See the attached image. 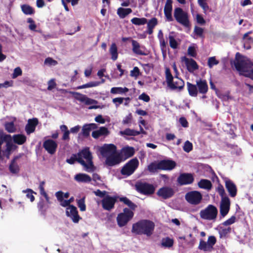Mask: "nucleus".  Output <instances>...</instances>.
<instances>
[{
	"mask_svg": "<svg viewBox=\"0 0 253 253\" xmlns=\"http://www.w3.org/2000/svg\"><path fill=\"white\" fill-rule=\"evenodd\" d=\"M183 149L185 152L187 153L190 152L193 149L192 143L189 141L187 140L184 144Z\"/></svg>",
	"mask_w": 253,
	"mask_h": 253,
	"instance_id": "6e6d98bb",
	"label": "nucleus"
},
{
	"mask_svg": "<svg viewBox=\"0 0 253 253\" xmlns=\"http://www.w3.org/2000/svg\"><path fill=\"white\" fill-rule=\"evenodd\" d=\"M22 192L26 194V198L29 199L31 202L34 201L35 197L33 194H36V192H34L31 189H27L26 190H23Z\"/></svg>",
	"mask_w": 253,
	"mask_h": 253,
	"instance_id": "a18cd8bd",
	"label": "nucleus"
},
{
	"mask_svg": "<svg viewBox=\"0 0 253 253\" xmlns=\"http://www.w3.org/2000/svg\"><path fill=\"white\" fill-rule=\"evenodd\" d=\"M76 99L81 102L84 103L86 105L96 104L97 102L95 100L87 97L85 95L79 92H73Z\"/></svg>",
	"mask_w": 253,
	"mask_h": 253,
	"instance_id": "dca6fc26",
	"label": "nucleus"
},
{
	"mask_svg": "<svg viewBox=\"0 0 253 253\" xmlns=\"http://www.w3.org/2000/svg\"><path fill=\"white\" fill-rule=\"evenodd\" d=\"M166 77L168 85L169 87L171 85V84L173 82V76L168 68H167L166 70Z\"/></svg>",
	"mask_w": 253,
	"mask_h": 253,
	"instance_id": "8fccbe9b",
	"label": "nucleus"
},
{
	"mask_svg": "<svg viewBox=\"0 0 253 253\" xmlns=\"http://www.w3.org/2000/svg\"><path fill=\"white\" fill-rule=\"evenodd\" d=\"M22 72L20 67H17L14 69L12 77L13 79L16 78L18 76L22 75Z\"/></svg>",
	"mask_w": 253,
	"mask_h": 253,
	"instance_id": "0e129e2a",
	"label": "nucleus"
},
{
	"mask_svg": "<svg viewBox=\"0 0 253 253\" xmlns=\"http://www.w3.org/2000/svg\"><path fill=\"white\" fill-rule=\"evenodd\" d=\"M75 181L79 183H89L91 181V177L85 173H80L74 176Z\"/></svg>",
	"mask_w": 253,
	"mask_h": 253,
	"instance_id": "cd10ccee",
	"label": "nucleus"
},
{
	"mask_svg": "<svg viewBox=\"0 0 253 253\" xmlns=\"http://www.w3.org/2000/svg\"><path fill=\"white\" fill-rule=\"evenodd\" d=\"M55 196L57 198V200L60 203V205L63 207H68L69 206H72L70 205L66 200H64L63 199V192L61 191H58L55 193Z\"/></svg>",
	"mask_w": 253,
	"mask_h": 253,
	"instance_id": "2f4dec72",
	"label": "nucleus"
},
{
	"mask_svg": "<svg viewBox=\"0 0 253 253\" xmlns=\"http://www.w3.org/2000/svg\"><path fill=\"white\" fill-rule=\"evenodd\" d=\"M207 0H198V3L202 8L205 14H206L208 10H211L207 2Z\"/></svg>",
	"mask_w": 253,
	"mask_h": 253,
	"instance_id": "79ce46f5",
	"label": "nucleus"
},
{
	"mask_svg": "<svg viewBox=\"0 0 253 253\" xmlns=\"http://www.w3.org/2000/svg\"><path fill=\"white\" fill-rule=\"evenodd\" d=\"M198 91L201 94H206L208 90V85L206 80L200 79L196 81Z\"/></svg>",
	"mask_w": 253,
	"mask_h": 253,
	"instance_id": "bb28decb",
	"label": "nucleus"
},
{
	"mask_svg": "<svg viewBox=\"0 0 253 253\" xmlns=\"http://www.w3.org/2000/svg\"><path fill=\"white\" fill-rule=\"evenodd\" d=\"M217 208L212 205H209L205 209L201 210L199 214L202 219L215 220L217 217Z\"/></svg>",
	"mask_w": 253,
	"mask_h": 253,
	"instance_id": "39448f33",
	"label": "nucleus"
},
{
	"mask_svg": "<svg viewBox=\"0 0 253 253\" xmlns=\"http://www.w3.org/2000/svg\"><path fill=\"white\" fill-rule=\"evenodd\" d=\"M204 29L198 26H195L194 29V33L200 37H203Z\"/></svg>",
	"mask_w": 253,
	"mask_h": 253,
	"instance_id": "13d9d810",
	"label": "nucleus"
},
{
	"mask_svg": "<svg viewBox=\"0 0 253 253\" xmlns=\"http://www.w3.org/2000/svg\"><path fill=\"white\" fill-rule=\"evenodd\" d=\"M216 239L213 236H210L208 238V241L207 242L210 247L213 249V246L216 243Z\"/></svg>",
	"mask_w": 253,
	"mask_h": 253,
	"instance_id": "680f3d73",
	"label": "nucleus"
},
{
	"mask_svg": "<svg viewBox=\"0 0 253 253\" xmlns=\"http://www.w3.org/2000/svg\"><path fill=\"white\" fill-rule=\"evenodd\" d=\"M198 248L205 252H211L212 250L208 243L203 240H200Z\"/></svg>",
	"mask_w": 253,
	"mask_h": 253,
	"instance_id": "4c0bfd02",
	"label": "nucleus"
},
{
	"mask_svg": "<svg viewBox=\"0 0 253 253\" xmlns=\"http://www.w3.org/2000/svg\"><path fill=\"white\" fill-rule=\"evenodd\" d=\"M140 72L139 69L138 67H135L133 68V70L130 72V76L131 77H137L139 75Z\"/></svg>",
	"mask_w": 253,
	"mask_h": 253,
	"instance_id": "774afa93",
	"label": "nucleus"
},
{
	"mask_svg": "<svg viewBox=\"0 0 253 253\" xmlns=\"http://www.w3.org/2000/svg\"><path fill=\"white\" fill-rule=\"evenodd\" d=\"M120 201L121 202H123L125 204H126L128 207H129L131 210H135V209L137 207L136 205H135L133 203H132L126 197H121L120 198Z\"/></svg>",
	"mask_w": 253,
	"mask_h": 253,
	"instance_id": "a19ab883",
	"label": "nucleus"
},
{
	"mask_svg": "<svg viewBox=\"0 0 253 253\" xmlns=\"http://www.w3.org/2000/svg\"><path fill=\"white\" fill-rule=\"evenodd\" d=\"M225 187L229 195L231 197H235L237 195V189L236 185L230 180L227 179L225 181Z\"/></svg>",
	"mask_w": 253,
	"mask_h": 253,
	"instance_id": "b1692460",
	"label": "nucleus"
},
{
	"mask_svg": "<svg viewBox=\"0 0 253 253\" xmlns=\"http://www.w3.org/2000/svg\"><path fill=\"white\" fill-rule=\"evenodd\" d=\"M172 0H167L164 7V14L167 20L169 21H172L173 20L171 15L172 10Z\"/></svg>",
	"mask_w": 253,
	"mask_h": 253,
	"instance_id": "4be33fe9",
	"label": "nucleus"
},
{
	"mask_svg": "<svg viewBox=\"0 0 253 253\" xmlns=\"http://www.w3.org/2000/svg\"><path fill=\"white\" fill-rule=\"evenodd\" d=\"M175 78L176 79V81L173 82L171 84V85L169 87L172 89L179 88L181 89L183 87L184 83L182 80L178 78L177 75H175Z\"/></svg>",
	"mask_w": 253,
	"mask_h": 253,
	"instance_id": "f704fd0d",
	"label": "nucleus"
},
{
	"mask_svg": "<svg viewBox=\"0 0 253 253\" xmlns=\"http://www.w3.org/2000/svg\"><path fill=\"white\" fill-rule=\"evenodd\" d=\"M230 207V201L228 197H223L220 203V213L222 217H224L228 213Z\"/></svg>",
	"mask_w": 253,
	"mask_h": 253,
	"instance_id": "ddd939ff",
	"label": "nucleus"
},
{
	"mask_svg": "<svg viewBox=\"0 0 253 253\" xmlns=\"http://www.w3.org/2000/svg\"><path fill=\"white\" fill-rule=\"evenodd\" d=\"M66 214L72 219L73 222L76 223H78L80 219H81L78 214L77 208L73 205L66 208Z\"/></svg>",
	"mask_w": 253,
	"mask_h": 253,
	"instance_id": "f8f14e48",
	"label": "nucleus"
},
{
	"mask_svg": "<svg viewBox=\"0 0 253 253\" xmlns=\"http://www.w3.org/2000/svg\"><path fill=\"white\" fill-rule=\"evenodd\" d=\"M109 134V131L107 128L102 126L99 129L93 131L92 132V136L95 138L97 139L101 136H106Z\"/></svg>",
	"mask_w": 253,
	"mask_h": 253,
	"instance_id": "c85d7f7f",
	"label": "nucleus"
},
{
	"mask_svg": "<svg viewBox=\"0 0 253 253\" xmlns=\"http://www.w3.org/2000/svg\"><path fill=\"white\" fill-rule=\"evenodd\" d=\"M131 22L132 24L135 25H143L147 23V20L145 18H133L131 20Z\"/></svg>",
	"mask_w": 253,
	"mask_h": 253,
	"instance_id": "ea45409f",
	"label": "nucleus"
},
{
	"mask_svg": "<svg viewBox=\"0 0 253 253\" xmlns=\"http://www.w3.org/2000/svg\"><path fill=\"white\" fill-rule=\"evenodd\" d=\"M155 224L152 221L142 219L132 225L131 232L137 235H145L151 236L154 232Z\"/></svg>",
	"mask_w": 253,
	"mask_h": 253,
	"instance_id": "7ed1b4c3",
	"label": "nucleus"
},
{
	"mask_svg": "<svg viewBox=\"0 0 253 253\" xmlns=\"http://www.w3.org/2000/svg\"><path fill=\"white\" fill-rule=\"evenodd\" d=\"M161 245L165 248H170L173 245V240L169 237L163 238L162 240Z\"/></svg>",
	"mask_w": 253,
	"mask_h": 253,
	"instance_id": "37998d69",
	"label": "nucleus"
},
{
	"mask_svg": "<svg viewBox=\"0 0 253 253\" xmlns=\"http://www.w3.org/2000/svg\"><path fill=\"white\" fill-rule=\"evenodd\" d=\"M134 153V150L133 148L126 147L122 149L119 154L121 155V158H122V160L123 161L132 156Z\"/></svg>",
	"mask_w": 253,
	"mask_h": 253,
	"instance_id": "a878e982",
	"label": "nucleus"
},
{
	"mask_svg": "<svg viewBox=\"0 0 253 253\" xmlns=\"http://www.w3.org/2000/svg\"><path fill=\"white\" fill-rule=\"evenodd\" d=\"M109 52L111 55V59L113 61H115L117 59L118 56V48L115 43L111 44L109 48Z\"/></svg>",
	"mask_w": 253,
	"mask_h": 253,
	"instance_id": "72a5a7b5",
	"label": "nucleus"
},
{
	"mask_svg": "<svg viewBox=\"0 0 253 253\" xmlns=\"http://www.w3.org/2000/svg\"><path fill=\"white\" fill-rule=\"evenodd\" d=\"M97 128V125L94 123L85 124L82 127V133L84 136L87 137L89 135L91 130Z\"/></svg>",
	"mask_w": 253,
	"mask_h": 253,
	"instance_id": "c756f323",
	"label": "nucleus"
},
{
	"mask_svg": "<svg viewBox=\"0 0 253 253\" xmlns=\"http://www.w3.org/2000/svg\"><path fill=\"white\" fill-rule=\"evenodd\" d=\"M22 12L26 15H32L34 13V9L29 5L23 4L21 6Z\"/></svg>",
	"mask_w": 253,
	"mask_h": 253,
	"instance_id": "58836bf2",
	"label": "nucleus"
},
{
	"mask_svg": "<svg viewBox=\"0 0 253 253\" xmlns=\"http://www.w3.org/2000/svg\"><path fill=\"white\" fill-rule=\"evenodd\" d=\"M92 179L97 185H102L103 184L101 177L97 173L93 174Z\"/></svg>",
	"mask_w": 253,
	"mask_h": 253,
	"instance_id": "bf43d9fd",
	"label": "nucleus"
},
{
	"mask_svg": "<svg viewBox=\"0 0 253 253\" xmlns=\"http://www.w3.org/2000/svg\"><path fill=\"white\" fill-rule=\"evenodd\" d=\"M231 229L230 227L227 228H221L219 231L220 238L225 237L229 233L231 232Z\"/></svg>",
	"mask_w": 253,
	"mask_h": 253,
	"instance_id": "5fc2aeb1",
	"label": "nucleus"
},
{
	"mask_svg": "<svg viewBox=\"0 0 253 253\" xmlns=\"http://www.w3.org/2000/svg\"><path fill=\"white\" fill-rule=\"evenodd\" d=\"M194 181V178L191 173H182L178 177L177 181L180 185L191 184Z\"/></svg>",
	"mask_w": 253,
	"mask_h": 253,
	"instance_id": "a211bd4d",
	"label": "nucleus"
},
{
	"mask_svg": "<svg viewBox=\"0 0 253 253\" xmlns=\"http://www.w3.org/2000/svg\"><path fill=\"white\" fill-rule=\"evenodd\" d=\"M134 215L133 212L127 208H125L123 212L119 213L117 217L119 226L123 227L130 220Z\"/></svg>",
	"mask_w": 253,
	"mask_h": 253,
	"instance_id": "423d86ee",
	"label": "nucleus"
},
{
	"mask_svg": "<svg viewBox=\"0 0 253 253\" xmlns=\"http://www.w3.org/2000/svg\"><path fill=\"white\" fill-rule=\"evenodd\" d=\"M169 41L170 46L173 49L176 48L178 45V43L174 39V37L171 34H170L169 36Z\"/></svg>",
	"mask_w": 253,
	"mask_h": 253,
	"instance_id": "864d4df0",
	"label": "nucleus"
},
{
	"mask_svg": "<svg viewBox=\"0 0 253 253\" xmlns=\"http://www.w3.org/2000/svg\"><path fill=\"white\" fill-rule=\"evenodd\" d=\"M5 128L7 132L13 133L16 131V128L13 122H8L5 124Z\"/></svg>",
	"mask_w": 253,
	"mask_h": 253,
	"instance_id": "49530a36",
	"label": "nucleus"
},
{
	"mask_svg": "<svg viewBox=\"0 0 253 253\" xmlns=\"http://www.w3.org/2000/svg\"><path fill=\"white\" fill-rule=\"evenodd\" d=\"M160 169L171 170L176 166V163L172 160H163L159 162Z\"/></svg>",
	"mask_w": 253,
	"mask_h": 253,
	"instance_id": "5701e85b",
	"label": "nucleus"
},
{
	"mask_svg": "<svg viewBox=\"0 0 253 253\" xmlns=\"http://www.w3.org/2000/svg\"><path fill=\"white\" fill-rule=\"evenodd\" d=\"M131 12L132 10L129 8H124L120 7L117 10V14L121 18H125L126 15L130 13Z\"/></svg>",
	"mask_w": 253,
	"mask_h": 253,
	"instance_id": "e433bc0d",
	"label": "nucleus"
},
{
	"mask_svg": "<svg viewBox=\"0 0 253 253\" xmlns=\"http://www.w3.org/2000/svg\"><path fill=\"white\" fill-rule=\"evenodd\" d=\"M92 159L91 153L88 148H85L80 152L77 157V161L84 167L85 171L89 172L94 169Z\"/></svg>",
	"mask_w": 253,
	"mask_h": 253,
	"instance_id": "20e7f679",
	"label": "nucleus"
},
{
	"mask_svg": "<svg viewBox=\"0 0 253 253\" xmlns=\"http://www.w3.org/2000/svg\"><path fill=\"white\" fill-rule=\"evenodd\" d=\"M219 61L215 59V57H211L208 59V65L209 68H211L214 65H216Z\"/></svg>",
	"mask_w": 253,
	"mask_h": 253,
	"instance_id": "603ef678",
	"label": "nucleus"
},
{
	"mask_svg": "<svg viewBox=\"0 0 253 253\" xmlns=\"http://www.w3.org/2000/svg\"><path fill=\"white\" fill-rule=\"evenodd\" d=\"M13 142L18 145L23 144L26 141V136L22 134H14L12 136ZM12 137L9 134H0V160L3 157L9 158L11 152L17 146L11 142Z\"/></svg>",
	"mask_w": 253,
	"mask_h": 253,
	"instance_id": "f257e3e1",
	"label": "nucleus"
},
{
	"mask_svg": "<svg viewBox=\"0 0 253 253\" xmlns=\"http://www.w3.org/2000/svg\"><path fill=\"white\" fill-rule=\"evenodd\" d=\"M132 50L133 53L140 55H146L147 53L145 52V47L141 46L140 44L135 40H132Z\"/></svg>",
	"mask_w": 253,
	"mask_h": 253,
	"instance_id": "aec40b11",
	"label": "nucleus"
},
{
	"mask_svg": "<svg viewBox=\"0 0 253 253\" xmlns=\"http://www.w3.org/2000/svg\"><path fill=\"white\" fill-rule=\"evenodd\" d=\"M135 187L137 191L145 195L152 194L155 191V188L152 185L145 182H137Z\"/></svg>",
	"mask_w": 253,
	"mask_h": 253,
	"instance_id": "9d476101",
	"label": "nucleus"
},
{
	"mask_svg": "<svg viewBox=\"0 0 253 253\" xmlns=\"http://www.w3.org/2000/svg\"><path fill=\"white\" fill-rule=\"evenodd\" d=\"M27 22L30 23L29 26V29L32 31H35L37 26L35 24L34 21L31 18H29L27 19Z\"/></svg>",
	"mask_w": 253,
	"mask_h": 253,
	"instance_id": "69168bd1",
	"label": "nucleus"
},
{
	"mask_svg": "<svg viewBox=\"0 0 253 253\" xmlns=\"http://www.w3.org/2000/svg\"><path fill=\"white\" fill-rule=\"evenodd\" d=\"M39 189L40 194L45 198L46 202L48 204H50L49 197H48V195L45 191L44 187H42L41 188H39Z\"/></svg>",
	"mask_w": 253,
	"mask_h": 253,
	"instance_id": "052dcab7",
	"label": "nucleus"
},
{
	"mask_svg": "<svg viewBox=\"0 0 253 253\" xmlns=\"http://www.w3.org/2000/svg\"><path fill=\"white\" fill-rule=\"evenodd\" d=\"M236 220V217L235 216H231L230 218L225 221L223 223V225L225 226H228L233 224Z\"/></svg>",
	"mask_w": 253,
	"mask_h": 253,
	"instance_id": "338daca9",
	"label": "nucleus"
},
{
	"mask_svg": "<svg viewBox=\"0 0 253 253\" xmlns=\"http://www.w3.org/2000/svg\"><path fill=\"white\" fill-rule=\"evenodd\" d=\"M157 24V19L156 18H153L147 23V28H154Z\"/></svg>",
	"mask_w": 253,
	"mask_h": 253,
	"instance_id": "e2e57ef3",
	"label": "nucleus"
},
{
	"mask_svg": "<svg viewBox=\"0 0 253 253\" xmlns=\"http://www.w3.org/2000/svg\"><path fill=\"white\" fill-rule=\"evenodd\" d=\"M18 157H15L11 162L9 169L11 173L12 174H17L20 170L19 167L16 161L18 159Z\"/></svg>",
	"mask_w": 253,
	"mask_h": 253,
	"instance_id": "7c9ffc66",
	"label": "nucleus"
},
{
	"mask_svg": "<svg viewBox=\"0 0 253 253\" xmlns=\"http://www.w3.org/2000/svg\"><path fill=\"white\" fill-rule=\"evenodd\" d=\"M182 61L185 62L188 71L190 73H193L199 68V66L196 62L193 59H189L186 57H183Z\"/></svg>",
	"mask_w": 253,
	"mask_h": 253,
	"instance_id": "6ab92c4d",
	"label": "nucleus"
},
{
	"mask_svg": "<svg viewBox=\"0 0 253 253\" xmlns=\"http://www.w3.org/2000/svg\"><path fill=\"white\" fill-rule=\"evenodd\" d=\"M148 169L151 172H156L158 169H160V167L159 163H152L148 166Z\"/></svg>",
	"mask_w": 253,
	"mask_h": 253,
	"instance_id": "de8ad7c7",
	"label": "nucleus"
},
{
	"mask_svg": "<svg viewBox=\"0 0 253 253\" xmlns=\"http://www.w3.org/2000/svg\"><path fill=\"white\" fill-rule=\"evenodd\" d=\"M43 146L48 153L53 154L56 152L57 144L52 139H48L43 142Z\"/></svg>",
	"mask_w": 253,
	"mask_h": 253,
	"instance_id": "f3484780",
	"label": "nucleus"
},
{
	"mask_svg": "<svg viewBox=\"0 0 253 253\" xmlns=\"http://www.w3.org/2000/svg\"><path fill=\"white\" fill-rule=\"evenodd\" d=\"M38 124V120L37 118L29 119L25 126V130L28 134L33 133L35 130L36 126Z\"/></svg>",
	"mask_w": 253,
	"mask_h": 253,
	"instance_id": "393cba45",
	"label": "nucleus"
},
{
	"mask_svg": "<svg viewBox=\"0 0 253 253\" xmlns=\"http://www.w3.org/2000/svg\"><path fill=\"white\" fill-rule=\"evenodd\" d=\"M101 155L106 158L117 153L116 146L112 144H105L99 148Z\"/></svg>",
	"mask_w": 253,
	"mask_h": 253,
	"instance_id": "9b49d317",
	"label": "nucleus"
},
{
	"mask_svg": "<svg viewBox=\"0 0 253 253\" xmlns=\"http://www.w3.org/2000/svg\"><path fill=\"white\" fill-rule=\"evenodd\" d=\"M186 201L190 205L197 206L200 204L203 200L202 194L198 191H191L185 195Z\"/></svg>",
	"mask_w": 253,
	"mask_h": 253,
	"instance_id": "6e6552de",
	"label": "nucleus"
},
{
	"mask_svg": "<svg viewBox=\"0 0 253 253\" xmlns=\"http://www.w3.org/2000/svg\"><path fill=\"white\" fill-rule=\"evenodd\" d=\"M128 91V89L126 87H114L111 88V93L113 94H122Z\"/></svg>",
	"mask_w": 253,
	"mask_h": 253,
	"instance_id": "c03bdc74",
	"label": "nucleus"
},
{
	"mask_svg": "<svg viewBox=\"0 0 253 253\" xmlns=\"http://www.w3.org/2000/svg\"><path fill=\"white\" fill-rule=\"evenodd\" d=\"M174 194L173 189L169 187H164L160 188L157 192L158 196L164 199H168L171 197Z\"/></svg>",
	"mask_w": 253,
	"mask_h": 253,
	"instance_id": "412c9836",
	"label": "nucleus"
},
{
	"mask_svg": "<svg viewBox=\"0 0 253 253\" xmlns=\"http://www.w3.org/2000/svg\"><path fill=\"white\" fill-rule=\"evenodd\" d=\"M78 206L81 211H84L86 210L84 198H83L77 201Z\"/></svg>",
	"mask_w": 253,
	"mask_h": 253,
	"instance_id": "3c124183",
	"label": "nucleus"
},
{
	"mask_svg": "<svg viewBox=\"0 0 253 253\" xmlns=\"http://www.w3.org/2000/svg\"><path fill=\"white\" fill-rule=\"evenodd\" d=\"M198 185L200 188L208 190H210L212 186L211 182L207 179H201Z\"/></svg>",
	"mask_w": 253,
	"mask_h": 253,
	"instance_id": "c9c22d12",
	"label": "nucleus"
},
{
	"mask_svg": "<svg viewBox=\"0 0 253 253\" xmlns=\"http://www.w3.org/2000/svg\"><path fill=\"white\" fill-rule=\"evenodd\" d=\"M173 15L177 22L186 27L189 26L190 22L188 15L182 8L180 7L175 8L174 10Z\"/></svg>",
	"mask_w": 253,
	"mask_h": 253,
	"instance_id": "0eeeda50",
	"label": "nucleus"
},
{
	"mask_svg": "<svg viewBox=\"0 0 253 253\" xmlns=\"http://www.w3.org/2000/svg\"><path fill=\"white\" fill-rule=\"evenodd\" d=\"M116 201L115 198L107 195L102 200V207L105 210L110 211L114 208Z\"/></svg>",
	"mask_w": 253,
	"mask_h": 253,
	"instance_id": "2eb2a0df",
	"label": "nucleus"
},
{
	"mask_svg": "<svg viewBox=\"0 0 253 253\" xmlns=\"http://www.w3.org/2000/svg\"><path fill=\"white\" fill-rule=\"evenodd\" d=\"M187 86L189 95L191 96H197L198 92L197 85L187 82Z\"/></svg>",
	"mask_w": 253,
	"mask_h": 253,
	"instance_id": "473e14b6",
	"label": "nucleus"
},
{
	"mask_svg": "<svg viewBox=\"0 0 253 253\" xmlns=\"http://www.w3.org/2000/svg\"><path fill=\"white\" fill-rule=\"evenodd\" d=\"M139 162L136 158L132 159L127 163L122 168L121 173L127 176L132 174L137 168Z\"/></svg>",
	"mask_w": 253,
	"mask_h": 253,
	"instance_id": "1a4fd4ad",
	"label": "nucleus"
},
{
	"mask_svg": "<svg viewBox=\"0 0 253 253\" xmlns=\"http://www.w3.org/2000/svg\"><path fill=\"white\" fill-rule=\"evenodd\" d=\"M122 161L121 155L116 153L106 158L105 164L108 166L112 167L119 164Z\"/></svg>",
	"mask_w": 253,
	"mask_h": 253,
	"instance_id": "4468645a",
	"label": "nucleus"
},
{
	"mask_svg": "<svg viewBox=\"0 0 253 253\" xmlns=\"http://www.w3.org/2000/svg\"><path fill=\"white\" fill-rule=\"evenodd\" d=\"M44 64L48 66H55L58 64V62L52 58L48 57L45 59Z\"/></svg>",
	"mask_w": 253,
	"mask_h": 253,
	"instance_id": "4d7b16f0",
	"label": "nucleus"
},
{
	"mask_svg": "<svg viewBox=\"0 0 253 253\" xmlns=\"http://www.w3.org/2000/svg\"><path fill=\"white\" fill-rule=\"evenodd\" d=\"M121 133L123 134L129 136H136L140 134V132L138 131H136L129 128L126 129L123 131H121Z\"/></svg>",
	"mask_w": 253,
	"mask_h": 253,
	"instance_id": "09e8293b",
	"label": "nucleus"
},
{
	"mask_svg": "<svg viewBox=\"0 0 253 253\" xmlns=\"http://www.w3.org/2000/svg\"><path fill=\"white\" fill-rule=\"evenodd\" d=\"M231 65L234 66L241 75L253 79V64L246 57L237 53L235 59L231 62Z\"/></svg>",
	"mask_w": 253,
	"mask_h": 253,
	"instance_id": "f03ea898",
	"label": "nucleus"
}]
</instances>
